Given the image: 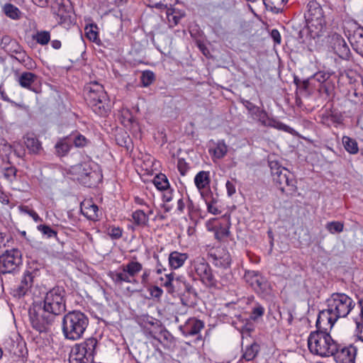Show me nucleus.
<instances>
[{"label": "nucleus", "mask_w": 363, "mask_h": 363, "mask_svg": "<svg viewBox=\"0 0 363 363\" xmlns=\"http://www.w3.org/2000/svg\"><path fill=\"white\" fill-rule=\"evenodd\" d=\"M284 184L285 186L279 187L281 192L285 193L286 195H294L296 191V186L294 185V183Z\"/></svg>", "instance_id": "51"}, {"label": "nucleus", "mask_w": 363, "mask_h": 363, "mask_svg": "<svg viewBox=\"0 0 363 363\" xmlns=\"http://www.w3.org/2000/svg\"><path fill=\"white\" fill-rule=\"evenodd\" d=\"M150 269H145L143 271V274L140 277V282L142 284L145 286L149 282V278L150 275Z\"/></svg>", "instance_id": "58"}, {"label": "nucleus", "mask_w": 363, "mask_h": 363, "mask_svg": "<svg viewBox=\"0 0 363 363\" xmlns=\"http://www.w3.org/2000/svg\"><path fill=\"white\" fill-rule=\"evenodd\" d=\"M343 223L337 221L329 222L326 224V229L330 233H341L343 230Z\"/></svg>", "instance_id": "45"}, {"label": "nucleus", "mask_w": 363, "mask_h": 363, "mask_svg": "<svg viewBox=\"0 0 363 363\" xmlns=\"http://www.w3.org/2000/svg\"><path fill=\"white\" fill-rule=\"evenodd\" d=\"M33 39L41 45H47L50 40V33L47 30L38 31L33 35Z\"/></svg>", "instance_id": "38"}, {"label": "nucleus", "mask_w": 363, "mask_h": 363, "mask_svg": "<svg viewBox=\"0 0 363 363\" xmlns=\"http://www.w3.org/2000/svg\"><path fill=\"white\" fill-rule=\"evenodd\" d=\"M211 257L213 258V263L216 267H221L224 269L229 268L231 263V258L228 252H224L223 255L211 254Z\"/></svg>", "instance_id": "25"}, {"label": "nucleus", "mask_w": 363, "mask_h": 363, "mask_svg": "<svg viewBox=\"0 0 363 363\" xmlns=\"http://www.w3.org/2000/svg\"><path fill=\"white\" fill-rule=\"evenodd\" d=\"M337 320L338 318L334 313H331L330 308L328 307L327 309L321 311L318 314L316 321L317 330L327 331V326L331 329Z\"/></svg>", "instance_id": "16"}, {"label": "nucleus", "mask_w": 363, "mask_h": 363, "mask_svg": "<svg viewBox=\"0 0 363 363\" xmlns=\"http://www.w3.org/2000/svg\"><path fill=\"white\" fill-rule=\"evenodd\" d=\"M328 47L335 54L342 59H347L350 55V48L344 38L339 34L334 33L328 37Z\"/></svg>", "instance_id": "13"}, {"label": "nucleus", "mask_w": 363, "mask_h": 363, "mask_svg": "<svg viewBox=\"0 0 363 363\" xmlns=\"http://www.w3.org/2000/svg\"><path fill=\"white\" fill-rule=\"evenodd\" d=\"M143 269V264L135 259L129 261L127 264H123L117 271L111 272L110 277L116 284H122L123 283L134 284L138 283L136 277Z\"/></svg>", "instance_id": "6"}, {"label": "nucleus", "mask_w": 363, "mask_h": 363, "mask_svg": "<svg viewBox=\"0 0 363 363\" xmlns=\"http://www.w3.org/2000/svg\"><path fill=\"white\" fill-rule=\"evenodd\" d=\"M71 145L67 141L66 139H62L58 141L55 145L56 152L59 156L66 155L70 150Z\"/></svg>", "instance_id": "39"}, {"label": "nucleus", "mask_w": 363, "mask_h": 363, "mask_svg": "<svg viewBox=\"0 0 363 363\" xmlns=\"http://www.w3.org/2000/svg\"><path fill=\"white\" fill-rule=\"evenodd\" d=\"M228 152V146L223 140L218 141L216 147L213 150V156L216 159H221L225 157Z\"/></svg>", "instance_id": "36"}, {"label": "nucleus", "mask_w": 363, "mask_h": 363, "mask_svg": "<svg viewBox=\"0 0 363 363\" xmlns=\"http://www.w3.org/2000/svg\"><path fill=\"white\" fill-rule=\"evenodd\" d=\"M73 170L80 175V177H77V179H86V177H89V179H93L92 174H95V172H84L85 168L82 165H77L73 168Z\"/></svg>", "instance_id": "44"}, {"label": "nucleus", "mask_w": 363, "mask_h": 363, "mask_svg": "<svg viewBox=\"0 0 363 363\" xmlns=\"http://www.w3.org/2000/svg\"><path fill=\"white\" fill-rule=\"evenodd\" d=\"M132 218L137 225L144 226L148 221V216L142 210H137L132 213Z\"/></svg>", "instance_id": "32"}, {"label": "nucleus", "mask_w": 363, "mask_h": 363, "mask_svg": "<svg viewBox=\"0 0 363 363\" xmlns=\"http://www.w3.org/2000/svg\"><path fill=\"white\" fill-rule=\"evenodd\" d=\"M97 29L96 26L90 25L89 26H86V36L90 41L97 43L100 40Z\"/></svg>", "instance_id": "40"}, {"label": "nucleus", "mask_w": 363, "mask_h": 363, "mask_svg": "<svg viewBox=\"0 0 363 363\" xmlns=\"http://www.w3.org/2000/svg\"><path fill=\"white\" fill-rule=\"evenodd\" d=\"M259 350V345L256 342H253L250 345L246 346L245 350L243 351L242 357L246 361H252L256 357Z\"/></svg>", "instance_id": "27"}, {"label": "nucleus", "mask_w": 363, "mask_h": 363, "mask_svg": "<svg viewBox=\"0 0 363 363\" xmlns=\"http://www.w3.org/2000/svg\"><path fill=\"white\" fill-rule=\"evenodd\" d=\"M157 189L161 193L162 201L164 202H169L172 200L176 193L169 183H153Z\"/></svg>", "instance_id": "22"}, {"label": "nucleus", "mask_w": 363, "mask_h": 363, "mask_svg": "<svg viewBox=\"0 0 363 363\" xmlns=\"http://www.w3.org/2000/svg\"><path fill=\"white\" fill-rule=\"evenodd\" d=\"M20 209L22 212L28 214L35 221L40 220L38 213L32 209H30L28 206H21Z\"/></svg>", "instance_id": "56"}, {"label": "nucleus", "mask_w": 363, "mask_h": 363, "mask_svg": "<svg viewBox=\"0 0 363 363\" xmlns=\"http://www.w3.org/2000/svg\"><path fill=\"white\" fill-rule=\"evenodd\" d=\"M271 37L275 43L279 44L281 43V35L277 29H273L271 32Z\"/></svg>", "instance_id": "60"}, {"label": "nucleus", "mask_w": 363, "mask_h": 363, "mask_svg": "<svg viewBox=\"0 0 363 363\" xmlns=\"http://www.w3.org/2000/svg\"><path fill=\"white\" fill-rule=\"evenodd\" d=\"M216 219L213 218L212 220H210L208 221L206 226L208 230L214 231L215 233V238L218 240H221L225 238H227L229 235V229L226 226H215L211 227V223L215 221Z\"/></svg>", "instance_id": "26"}, {"label": "nucleus", "mask_w": 363, "mask_h": 363, "mask_svg": "<svg viewBox=\"0 0 363 363\" xmlns=\"http://www.w3.org/2000/svg\"><path fill=\"white\" fill-rule=\"evenodd\" d=\"M33 283V277L30 272H27L23 276L21 282L13 290L14 296L21 298L26 294Z\"/></svg>", "instance_id": "18"}, {"label": "nucleus", "mask_w": 363, "mask_h": 363, "mask_svg": "<svg viewBox=\"0 0 363 363\" xmlns=\"http://www.w3.org/2000/svg\"><path fill=\"white\" fill-rule=\"evenodd\" d=\"M342 142L345 149L350 154L355 155L359 151L358 144L354 139L348 136H343Z\"/></svg>", "instance_id": "28"}, {"label": "nucleus", "mask_w": 363, "mask_h": 363, "mask_svg": "<svg viewBox=\"0 0 363 363\" xmlns=\"http://www.w3.org/2000/svg\"><path fill=\"white\" fill-rule=\"evenodd\" d=\"M167 18L172 26H176L178 24L179 20L184 16V13L176 11L173 8L167 9Z\"/></svg>", "instance_id": "34"}, {"label": "nucleus", "mask_w": 363, "mask_h": 363, "mask_svg": "<svg viewBox=\"0 0 363 363\" xmlns=\"http://www.w3.org/2000/svg\"><path fill=\"white\" fill-rule=\"evenodd\" d=\"M72 137L73 143L77 147H84L89 143V140L84 135L79 133L72 135Z\"/></svg>", "instance_id": "41"}, {"label": "nucleus", "mask_w": 363, "mask_h": 363, "mask_svg": "<svg viewBox=\"0 0 363 363\" xmlns=\"http://www.w3.org/2000/svg\"><path fill=\"white\" fill-rule=\"evenodd\" d=\"M80 210L82 213L89 220H95L99 218L98 206L90 200L82 202L80 205Z\"/></svg>", "instance_id": "20"}, {"label": "nucleus", "mask_w": 363, "mask_h": 363, "mask_svg": "<svg viewBox=\"0 0 363 363\" xmlns=\"http://www.w3.org/2000/svg\"><path fill=\"white\" fill-rule=\"evenodd\" d=\"M21 264L22 254L16 248L6 250L0 255V274L14 273L18 270Z\"/></svg>", "instance_id": "10"}, {"label": "nucleus", "mask_w": 363, "mask_h": 363, "mask_svg": "<svg viewBox=\"0 0 363 363\" xmlns=\"http://www.w3.org/2000/svg\"><path fill=\"white\" fill-rule=\"evenodd\" d=\"M321 123L325 125L330 126L333 124L340 123V118L330 111H325L321 115Z\"/></svg>", "instance_id": "33"}, {"label": "nucleus", "mask_w": 363, "mask_h": 363, "mask_svg": "<svg viewBox=\"0 0 363 363\" xmlns=\"http://www.w3.org/2000/svg\"><path fill=\"white\" fill-rule=\"evenodd\" d=\"M330 74L328 72H318L317 73H315L313 77V79L317 82H318L319 83H323L325 82V81H327L329 78H330Z\"/></svg>", "instance_id": "52"}, {"label": "nucleus", "mask_w": 363, "mask_h": 363, "mask_svg": "<svg viewBox=\"0 0 363 363\" xmlns=\"http://www.w3.org/2000/svg\"><path fill=\"white\" fill-rule=\"evenodd\" d=\"M28 313L31 325L40 333L48 331L55 320V317L43 307L42 303L33 304Z\"/></svg>", "instance_id": "8"}, {"label": "nucleus", "mask_w": 363, "mask_h": 363, "mask_svg": "<svg viewBox=\"0 0 363 363\" xmlns=\"http://www.w3.org/2000/svg\"><path fill=\"white\" fill-rule=\"evenodd\" d=\"M37 78L36 74L29 72H24L18 77V82L21 87L33 91L32 84L36 81Z\"/></svg>", "instance_id": "23"}, {"label": "nucleus", "mask_w": 363, "mask_h": 363, "mask_svg": "<svg viewBox=\"0 0 363 363\" xmlns=\"http://www.w3.org/2000/svg\"><path fill=\"white\" fill-rule=\"evenodd\" d=\"M122 230L120 228L113 227L108 231V235L112 239H119L122 236Z\"/></svg>", "instance_id": "57"}, {"label": "nucleus", "mask_w": 363, "mask_h": 363, "mask_svg": "<svg viewBox=\"0 0 363 363\" xmlns=\"http://www.w3.org/2000/svg\"><path fill=\"white\" fill-rule=\"evenodd\" d=\"M308 347L313 354L331 357L337 352L338 343L333 339L328 332L316 330L310 333L308 337Z\"/></svg>", "instance_id": "1"}, {"label": "nucleus", "mask_w": 363, "mask_h": 363, "mask_svg": "<svg viewBox=\"0 0 363 363\" xmlns=\"http://www.w3.org/2000/svg\"><path fill=\"white\" fill-rule=\"evenodd\" d=\"M38 230L48 238L57 237V232L51 228L49 225H39L38 227Z\"/></svg>", "instance_id": "46"}, {"label": "nucleus", "mask_w": 363, "mask_h": 363, "mask_svg": "<svg viewBox=\"0 0 363 363\" xmlns=\"http://www.w3.org/2000/svg\"><path fill=\"white\" fill-rule=\"evenodd\" d=\"M305 18L311 37L315 38L322 35L326 28V22L323 10L317 1H309Z\"/></svg>", "instance_id": "4"}, {"label": "nucleus", "mask_w": 363, "mask_h": 363, "mask_svg": "<svg viewBox=\"0 0 363 363\" xmlns=\"http://www.w3.org/2000/svg\"><path fill=\"white\" fill-rule=\"evenodd\" d=\"M0 96H1V99L3 100V101H8V102H11L13 105L16 106H18V107H20V108H25L26 106H23V105H20V104H18L17 103L14 102V101H12L9 99L7 94L6 93L4 87L2 85H0Z\"/></svg>", "instance_id": "55"}, {"label": "nucleus", "mask_w": 363, "mask_h": 363, "mask_svg": "<svg viewBox=\"0 0 363 363\" xmlns=\"http://www.w3.org/2000/svg\"><path fill=\"white\" fill-rule=\"evenodd\" d=\"M187 259L188 255L186 253L173 251L168 257L169 267L172 269H177L184 265Z\"/></svg>", "instance_id": "21"}, {"label": "nucleus", "mask_w": 363, "mask_h": 363, "mask_svg": "<svg viewBox=\"0 0 363 363\" xmlns=\"http://www.w3.org/2000/svg\"><path fill=\"white\" fill-rule=\"evenodd\" d=\"M155 79V74L152 72L146 70L144 71L141 76V82L143 86H148Z\"/></svg>", "instance_id": "47"}, {"label": "nucleus", "mask_w": 363, "mask_h": 363, "mask_svg": "<svg viewBox=\"0 0 363 363\" xmlns=\"http://www.w3.org/2000/svg\"><path fill=\"white\" fill-rule=\"evenodd\" d=\"M244 279L256 293L262 295L269 293V284L259 272L253 270L246 271Z\"/></svg>", "instance_id": "12"}, {"label": "nucleus", "mask_w": 363, "mask_h": 363, "mask_svg": "<svg viewBox=\"0 0 363 363\" xmlns=\"http://www.w3.org/2000/svg\"><path fill=\"white\" fill-rule=\"evenodd\" d=\"M16 169L13 167L0 169V180L13 181L16 179Z\"/></svg>", "instance_id": "30"}, {"label": "nucleus", "mask_w": 363, "mask_h": 363, "mask_svg": "<svg viewBox=\"0 0 363 363\" xmlns=\"http://www.w3.org/2000/svg\"><path fill=\"white\" fill-rule=\"evenodd\" d=\"M235 279L228 269H225L222 272L220 275V283L223 286H229L230 285L234 284Z\"/></svg>", "instance_id": "37"}, {"label": "nucleus", "mask_w": 363, "mask_h": 363, "mask_svg": "<svg viewBox=\"0 0 363 363\" xmlns=\"http://www.w3.org/2000/svg\"><path fill=\"white\" fill-rule=\"evenodd\" d=\"M287 0H263L265 6L272 10H279Z\"/></svg>", "instance_id": "42"}, {"label": "nucleus", "mask_w": 363, "mask_h": 363, "mask_svg": "<svg viewBox=\"0 0 363 363\" xmlns=\"http://www.w3.org/2000/svg\"><path fill=\"white\" fill-rule=\"evenodd\" d=\"M274 126L276 127L279 130H284V131L288 132V133H291V130H292V128H290L289 125H287L284 123H280V122H277L276 125H274Z\"/></svg>", "instance_id": "61"}, {"label": "nucleus", "mask_w": 363, "mask_h": 363, "mask_svg": "<svg viewBox=\"0 0 363 363\" xmlns=\"http://www.w3.org/2000/svg\"><path fill=\"white\" fill-rule=\"evenodd\" d=\"M225 186L229 196H231L235 193L236 189L233 183H225Z\"/></svg>", "instance_id": "64"}, {"label": "nucleus", "mask_w": 363, "mask_h": 363, "mask_svg": "<svg viewBox=\"0 0 363 363\" xmlns=\"http://www.w3.org/2000/svg\"><path fill=\"white\" fill-rule=\"evenodd\" d=\"M156 179H158L157 182H168L167 176L162 173H155V175L151 182H157Z\"/></svg>", "instance_id": "63"}, {"label": "nucleus", "mask_w": 363, "mask_h": 363, "mask_svg": "<svg viewBox=\"0 0 363 363\" xmlns=\"http://www.w3.org/2000/svg\"><path fill=\"white\" fill-rule=\"evenodd\" d=\"M357 348L352 345L348 346H342L338 344V349L334 357L338 359L342 363H354Z\"/></svg>", "instance_id": "17"}, {"label": "nucleus", "mask_w": 363, "mask_h": 363, "mask_svg": "<svg viewBox=\"0 0 363 363\" xmlns=\"http://www.w3.org/2000/svg\"><path fill=\"white\" fill-rule=\"evenodd\" d=\"M13 152V150L12 146L7 143L5 140H1L0 143V157L2 158V160L4 161H9Z\"/></svg>", "instance_id": "35"}, {"label": "nucleus", "mask_w": 363, "mask_h": 363, "mask_svg": "<svg viewBox=\"0 0 363 363\" xmlns=\"http://www.w3.org/2000/svg\"><path fill=\"white\" fill-rule=\"evenodd\" d=\"M65 291L62 287L56 286L46 293L42 306L54 317L62 314L66 310Z\"/></svg>", "instance_id": "7"}, {"label": "nucleus", "mask_w": 363, "mask_h": 363, "mask_svg": "<svg viewBox=\"0 0 363 363\" xmlns=\"http://www.w3.org/2000/svg\"><path fill=\"white\" fill-rule=\"evenodd\" d=\"M84 94L87 104L96 114L107 113V95L102 84L96 81L90 82L85 85Z\"/></svg>", "instance_id": "3"}, {"label": "nucleus", "mask_w": 363, "mask_h": 363, "mask_svg": "<svg viewBox=\"0 0 363 363\" xmlns=\"http://www.w3.org/2000/svg\"><path fill=\"white\" fill-rule=\"evenodd\" d=\"M203 323L195 318H189L184 325L179 326V330L182 334L187 336L196 335V340H201V336L199 335L200 331L203 328Z\"/></svg>", "instance_id": "15"}, {"label": "nucleus", "mask_w": 363, "mask_h": 363, "mask_svg": "<svg viewBox=\"0 0 363 363\" xmlns=\"http://www.w3.org/2000/svg\"><path fill=\"white\" fill-rule=\"evenodd\" d=\"M191 267L200 280L207 286H216L217 281L212 270L203 257H197L191 262Z\"/></svg>", "instance_id": "11"}, {"label": "nucleus", "mask_w": 363, "mask_h": 363, "mask_svg": "<svg viewBox=\"0 0 363 363\" xmlns=\"http://www.w3.org/2000/svg\"><path fill=\"white\" fill-rule=\"evenodd\" d=\"M89 325L88 316L80 311L67 313L62 319V329L67 340H77L85 333Z\"/></svg>", "instance_id": "2"}, {"label": "nucleus", "mask_w": 363, "mask_h": 363, "mask_svg": "<svg viewBox=\"0 0 363 363\" xmlns=\"http://www.w3.org/2000/svg\"><path fill=\"white\" fill-rule=\"evenodd\" d=\"M326 302L331 313H334L338 319L347 317L355 306L352 298L344 293H333Z\"/></svg>", "instance_id": "9"}, {"label": "nucleus", "mask_w": 363, "mask_h": 363, "mask_svg": "<svg viewBox=\"0 0 363 363\" xmlns=\"http://www.w3.org/2000/svg\"><path fill=\"white\" fill-rule=\"evenodd\" d=\"M209 172L201 171L195 176L194 182H209Z\"/></svg>", "instance_id": "54"}, {"label": "nucleus", "mask_w": 363, "mask_h": 363, "mask_svg": "<svg viewBox=\"0 0 363 363\" xmlns=\"http://www.w3.org/2000/svg\"><path fill=\"white\" fill-rule=\"evenodd\" d=\"M358 338L363 342V322L355 320Z\"/></svg>", "instance_id": "59"}, {"label": "nucleus", "mask_w": 363, "mask_h": 363, "mask_svg": "<svg viewBox=\"0 0 363 363\" xmlns=\"http://www.w3.org/2000/svg\"><path fill=\"white\" fill-rule=\"evenodd\" d=\"M269 165L274 182H289L290 172L284 167H281L274 161H270Z\"/></svg>", "instance_id": "19"}, {"label": "nucleus", "mask_w": 363, "mask_h": 363, "mask_svg": "<svg viewBox=\"0 0 363 363\" xmlns=\"http://www.w3.org/2000/svg\"><path fill=\"white\" fill-rule=\"evenodd\" d=\"M24 143L29 151L33 154H39L42 150L41 143L33 134L26 135Z\"/></svg>", "instance_id": "24"}, {"label": "nucleus", "mask_w": 363, "mask_h": 363, "mask_svg": "<svg viewBox=\"0 0 363 363\" xmlns=\"http://www.w3.org/2000/svg\"><path fill=\"white\" fill-rule=\"evenodd\" d=\"M148 291L150 292V296L156 298H160L163 294L162 289L157 286H150L148 289Z\"/></svg>", "instance_id": "53"}, {"label": "nucleus", "mask_w": 363, "mask_h": 363, "mask_svg": "<svg viewBox=\"0 0 363 363\" xmlns=\"http://www.w3.org/2000/svg\"><path fill=\"white\" fill-rule=\"evenodd\" d=\"M177 169L182 176L186 175L190 169L187 162L182 158L178 160Z\"/></svg>", "instance_id": "50"}, {"label": "nucleus", "mask_w": 363, "mask_h": 363, "mask_svg": "<svg viewBox=\"0 0 363 363\" xmlns=\"http://www.w3.org/2000/svg\"><path fill=\"white\" fill-rule=\"evenodd\" d=\"M98 341L95 337L76 344L71 350L69 363H93Z\"/></svg>", "instance_id": "5"}, {"label": "nucleus", "mask_w": 363, "mask_h": 363, "mask_svg": "<svg viewBox=\"0 0 363 363\" xmlns=\"http://www.w3.org/2000/svg\"><path fill=\"white\" fill-rule=\"evenodd\" d=\"M9 242V236L4 233H0V250L5 247Z\"/></svg>", "instance_id": "62"}, {"label": "nucleus", "mask_w": 363, "mask_h": 363, "mask_svg": "<svg viewBox=\"0 0 363 363\" xmlns=\"http://www.w3.org/2000/svg\"><path fill=\"white\" fill-rule=\"evenodd\" d=\"M207 206V211L208 213L213 215H218L221 213V211L218 208L217 206V202L213 199H211L206 202Z\"/></svg>", "instance_id": "49"}, {"label": "nucleus", "mask_w": 363, "mask_h": 363, "mask_svg": "<svg viewBox=\"0 0 363 363\" xmlns=\"http://www.w3.org/2000/svg\"><path fill=\"white\" fill-rule=\"evenodd\" d=\"M252 114L255 116L259 121L262 123V124L264 125H269V123H267V120L269 118L268 114L264 110L257 107Z\"/></svg>", "instance_id": "43"}, {"label": "nucleus", "mask_w": 363, "mask_h": 363, "mask_svg": "<svg viewBox=\"0 0 363 363\" xmlns=\"http://www.w3.org/2000/svg\"><path fill=\"white\" fill-rule=\"evenodd\" d=\"M195 184L206 202L213 199L209 183H195Z\"/></svg>", "instance_id": "31"}, {"label": "nucleus", "mask_w": 363, "mask_h": 363, "mask_svg": "<svg viewBox=\"0 0 363 363\" xmlns=\"http://www.w3.org/2000/svg\"><path fill=\"white\" fill-rule=\"evenodd\" d=\"M348 40L352 48L363 57V28L354 23L347 29Z\"/></svg>", "instance_id": "14"}, {"label": "nucleus", "mask_w": 363, "mask_h": 363, "mask_svg": "<svg viewBox=\"0 0 363 363\" xmlns=\"http://www.w3.org/2000/svg\"><path fill=\"white\" fill-rule=\"evenodd\" d=\"M3 11L5 15L11 19L17 20L21 17L20 10L11 4H6L3 7Z\"/></svg>", "instance_id": "29"}, {"label": "nucleus", "mask_w": 363, "mask_h": 363, "mask_svg": "<svg viewBox=\"0 0 363 363\" xmlns=\"http://www.w3.org/2000/svg\"><path fill=\"white\" fill-rule=\"evenodd\" d=\"M264 313V308L259 303H256L252 308L250 318L253 320H257L262 317Z\"/></svg>", "instance_id": "48"}]
</instances>
